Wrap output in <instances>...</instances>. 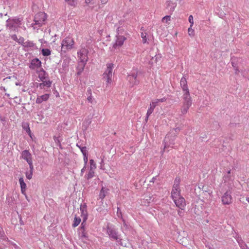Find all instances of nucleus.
<instances>
[{
	"instance_id": "12",
	"label": "nucleus",
	"mask_w": 249,
	"mask_h": 249,
	"mask_svg": "<svg viewBox=\"0 0 249 249\" xmlns=\"http://www.w3.org/2000/svg\"><path fill=\"white\" fill-rule=\"evenodd\" d=\"M199 188L202 190V195L207 196V194H208L210 197H213V191L210 186L208 185H203L201 188L200 187Z\"/></svg>"
},
{
	"instance_id": "29",
	"label": "nucleus",
	"mask_w": 249,
	"mask_h": 249,
	"mask_svg": "<svg viewBox=\"0 0 249 249\" xmlns=\"http://www.w3.org/2000/svg\"><path fill=\"white\" fill-rule=\"evenodd\" d=\"M43 55L45 56H49L51 54V51L48 49H43L41 50Z\"/></svg>"
},
{
	"instance_id": "47",
	"label": "nucleus",
	"mask_w": 249,
	"mask_h": 249,
	"mask_svg": "<svg viewBox=\"0 0 249 249\" xmlns=\"http://www.w3.org/2000/svg\"><path fill=\"white\" fill-rule=\"evenodd\" d=\"M11 38H12V39H13L14 40H15V41H16L17 42H18V38L17 35H12L11 36Z\"/></svg>"
},
{
	"instance_id": "7",
	"label": "nucleus",
	"mask_w": 249,
	"mask_h": 249,
	"mask_svg": "<svg viewBox=\"0 0 249 249\" xmlns=\"http://www.w3.org/2000/svg\"><path fill=\"white\" fill-rule=\"evenodd\" d=\"M88 50L85 48L81 49L78 53V57L80 63H87L88 60Z\"/></svg>"
},
{
	"instance_id": "28",
	"label": "nucleus",
	"mask_w": 249,
	"mask_h": 249,
	"mask_svg": "<svg viewBox=\"0 0 249 249\" xmlns=\"http://www.w3.org/2000/svg\"><path fill=\"white\" fill-rule=\"evenodd\" d=\"M165 27L162 25L159 27V29L157 30V33L160 34V35L164 34L165 32Z\"/></svg>"
},
{
	"instance_id": "56",
	"label": "nucleus",
	"mask_w": 249,
	"mask_h": 249,
	"mask_svg": "<svg viewBox=\"0 0 249 249\" xmlns=\"http://www.w3.org/2000/svg\"><path fill=\"white\" fill-rule=\"evenodd\" d=\"M84 168H83V169H82L81 171H82V172L84 171Z\"/></svg>"
},
{
	"instance_id": "46",
	"label": "nucleus",
	"mask_w": 249,
	"mask_h": 249,
	"mask_svg": "<svg viewBox=\"0 0 249 249\" xmlns=\"http://www.w3.org/2000/svg\"><path fill=\"white\" fill-rule=\"evenodd\" d=\"M157 101H158V103L159 102H164L166 101V98L165 97H163L161 99H157Z\"/></svg>"
},
{
	"instance_id": "23",
	"label": "nucleus",
	"mask_w": 249,
	"mask_h": 249,
	"mask_svg": "<svg viewBox=\"0 0 249 249\" xmlns=\"http://www.w3.org/2000/svg\"><path fill=\"white\" fill-rule=\"evenodd\" d=\"M38 77L41 81H43L45 79V71L43 69L40 68V70L38 71Z\"/></svg>"
},
{
	"instance_id": "33",
	"label": "nucleus",
	"mask_w": 249,
	"mask_h": 249,
	"mask_svg": "<svg viewBox=\"0 0 249 249\" xmlns=\"http://www.w3.org/2000/svg\"><path fill=\"white\" fill-rule=\"evenodd\" d=\"M166 4L168 7H173L174 8L176 6V4L174 3L171 0L167 1Z\"/></svg>"
},
{
	"instance_id": "53",
	"label": "nucleus",
	"mask_w": 249,
	"mask_h": 249,
	"mask_svg": "<svg viewBox=\"0 0 249 249\" xmlns=\"http://www.w3.org/2000/svg\"><path fill=\"white\" fill-rule=\"evenodd\" d=\"M247 201H248L249 202V197H247L246 198Z\"/></svg>"
},
{
	"instance_id": "8",
	"label": "nucleus",
	"mask_w": 249,
	"mask_h": 249,
	"mask_svg": "<svg viewBox=\"0 0 249 249\" xmlns=\"http://www.w3.org/2000/svg\"><path fill=\"white\" fill-rule=\"evenodd\" d=\"M7 24L10 29L15 30L21 25V20L19 18L9 19Z\"/></svg>"
},
{
	"instance_id": "48",
	"label": "nucleus",
	"mask_w": 249,
	"mask_h": 249,
	"mask_svg": "<svg viewBox=\"0 0 249 249\" xmlns=\"http://www.w3.org/2000/svg\"><path fill=\"white\" fill-rule=\"evenodd\" d=\"M53 139H54V141H55V142L56 143H58L59 144H60V141H59V140H58V138L57 137H53Z\"/></svg>"
},
{
	"instance_id": "44",
	"label": "nucleus",
	"mask_w": 249,
	"mask_h": 249,
	"mask_svg": "<svg viewBox=\"0 0 249 249\" xmlns=\"http://www.w3.org/2000/svg\"><path fill=\"white\" fill-rule=\"evenodd\" d=\"M81 236L82 238H87L88 237L87 232L85 231H81Z\"/></svg>"
},
{
	"instance_id": "9",
	"label": "nucleus",
	"mask_w": 249,
	"mask_h": 249,
	"mask_svg": "<svg viewBox=\"0 0 249 249\" xmlns=\"http://www.w3.org/2000/svg\"><path fill=\"white\" fill-rule=\"evenodd\" d=\"M127 80L131 87L137 85L139 83V81L137 79V73L134 72L128 75Z\"/></svg>"
},
{
	"instance_id": "35",
	"label": "nucleus",
	"mask_w": 249,
	"mask_h": 249,
	"mask_svg": "<svg viewBox=\"0 0 249 249\" xmlns=\"http://www.w3.org/2000/svg\"><path fill=\"white\" fill-rule=\"evenodd\" d=\"M154 109V108L152 107L149 106V107L148 108L147 110V112L146 113V115L147 116V118L149 117V116L152 113Z\"/></svg>"
},
{
	"instance_id": "39",
	"label": "nucleus",
	"mask_w": 249,
	"mask_h": 249,
	"mask_svg": "<svg viewBox=\"0 0 249 249\" xmlns=\"http://www.w3.org/2000/svg\"><path fill=\"white\" fill-rule=\"evenodd\" d=\"M25 40L24 39L23 37H20L18 39V42L22 45L23 46V45H24V43H25Z\"/></svg>"
},
{
	"instance_id": "34",
	"label": "nucleus",
	"mask_w": 249,
	"mask_h": 249,
	"mask_svg": "<svg viewBox=\"0 0 249 249\" xmlns=\"http://www.w3.org/2000/svg\"><path fill=\"white\" fill-rule=\"evenodd\" d=\"M67 3L71 5V6H75L76 4V0H65Z\"/></svg>"
},
{
	"instance_id": "51",
	"label": "nucleus",
	"mask_w": 249,
	"mask_h": 249,
	"mask_svg": "<svg viewBox=\"0 0 249 249\" xmlns=\"http://www.w3.org/2000/svg\"><path fill=\"white\" fill-rule=\"evenodd\" d=\"M91 0H86V2L87 3H89L90 2Z\"/></svg>"
},
{
	"instance_id": "16",
	"label": "nucleus",
	"mask_w": 249,
	"mask_h": 249,
	"mask_svg": "<svg viewBox=\"0 0 249 249\" xmlns=\"http://www.w3.org/2000/svg\"><path fill=\"white\" fill-rule=\"evenodd\" d=\"M180 86L182 90L184 91L183 94H190L188 87L187 86V82L185 77H182L181 78L180 82Z\"/></svg>"
},
{
	"instance_id": "52",
	"label": "nucleus",
	"mask_w": 249,
	"mask_h": 249,
	"mask_svg": "<svg viewBox=\"0 0 249 249\" xmlns=\"http://www.w3.org/2000/svg\"><path fill=\"white\" fill-rule=\"evenodd\" d=\"M11 77H6V78H4L3 79V80H7V79H10Z\"/></svg>"
},
{
	"instance_id": "19",
	"label": "nucleus",
	"mask_w": 249,
	"mask_h": 249,
	"mask_svg": "<svg viewBox=\"0 0 249 249\" xmlns=\"http://www.w3.org/2000/svg\"><path fill=\"white\" fill-rule=\"evenodd\" d=\"M50 97L49 94H45L41 96H38L36 99V103L41 104L43 101H47Z\"/></svg>"
},
{
	"instance_id": "25",
	"label": "nucleus",
	"mask_w": 249,
	"mask_h": 249,
	"mask_svg": "<svg viewBox=\"0 0 249 249\" xmlns=\"http://www.w3.org/2000/svg\"><path fill=\"white\" fill-rule=\"evenodd\" d=\"M107 191L105 190L104 188L103 187L101 190H100L99 195V197L101 200H103L104 199L106 196Z\"/></svg>"
},
{
	"instance_id": "41",
	"label": "nucleus",
	"mask_w": 249,
	"mask_h": 249,
	"mask_svg": "<svg viewBox=\"0 0 249 249\" xmlns=\"http://www.w3.org/2000/svg\"><path fill=\"white\" fill-rule=\"evenodd\" d=\"M189 22L190 23V26H193L194 25L193 17L192 15H190L188 18Z\"/></svg>"
},
{
	"instance_id": "50",
	"label": "nucleus",
	"mask_w": 249,
	"mask_h": 249,
	"mask_svg": "<svg viewBox=\"0 0 249 249\" xmlns=\"http://www.w3.org/2000/svg\"><path fill=\"white\" fill-rule=\"evenodd\" d=\"M108 0H101V2L102 4H104L107 2Z\"/></svg>"
},
{
	"instance_id": "4",
	"label": "nucleus",
	"mask_w": 249,
	"mask_h": 249,
	"mask_svg": "<svg viewBox=\"0 0 249 249\" xmlns=\"http://www.w3.org/2000/svg\"><path fill=\"white\" fill-rule=\"evenodd\" d=\"M180 179L179 178H176L174 181V184L171 192V196L173 199H175L180 196V189L179 184Z\"/></svg>"
},
{
	"instance_id": "5",
	"label": "nucleus",
	"mask_w": 249,
	"mask_h": 249,
	"mask_svg": "<svg viewBox=\"0 0 249 249\" xmlns=\"http://www.w3.org/2000/svg\"><path fill=\"white\" fill-rule=\"evenodd\" d=\"M21 157L24 160L26 161L29 165V168L31 171L34 169L33 164V157L31 153L28 150H24L21 153Z\"/></svg>"
},
{
	"instance_id": "40",
	"label": "nucleus",
	"mask_w": 249,
	"mask_h": 249,
	"mask_svg": "<svg viewBox=\"0 0 249 249\" xmlns=\"http://www.w3.org/2000/svg\"><path fill=\"white\" fill-rule=\"evenodd\" d=\"M31 172L30 173H26V177L28 179H31L32 178L33 176V171H31L30 170Z\"/></svg>"
},
{
	"instance_id": "30",
	"label": "nucleus",
	"mask_w": 249,
	"mask_h": 249,
	"mask_svg": "<svg viewBox=\"0 0 249 249\" xmlns=\"http://www.w3.org/2000/svg\"><path fill=\"white\" fill-rule=\"evenodd\" d=\"M94 171L90 169V171L88 173V174L86 175V178L87 179H89V178H91L94 177Z\"/></svg>"
},
{
	"instance_id": "14",
	"label": "nucleus",
	"mask_w": 249,
	"mask_h": 249,
	"mask_svg": "<svg viewBox=\"0 0 249 249\" xmlns=\"http://www.w3.org/2000/svg\"><path fill=\"white\" fill-rule=\"evenodd\" d=\"M175 203L176 204L177 207L181 209V210H183L186 205L185 200L184 198L181 196L178 198H176L175 199H173Z\"/></svg>"
},
{
	"instance_id": "18",
	"label": "nucleus",
	"mask_w": 249,
	"mask_h": 249,
	"mask_svg": "<svg viewBox=\"0 0 249 249\" xmlns=\"http://www.w3.org/2000/svg\"><path fill=\"white\" fill-rule=\"evenodd\" d=\"M19 182L21 187V193L25 196L26 199L28 200V196L26 194V184L24 182L23 178H20L19 179Z\"/></svg>"
},
{
	"instance_id": "37",
	"label": "nucleus",
	"mask_w": 249,
	"mask_h": 249,
	"mask_svg": "<svg viewBox=\"0 0 249 249\" xmlns=\"http://www.w3.org/2000/svg\"><path fill=\"white\" fill-rule=\"evenodd\" d=\"M80 150L83 155H87V148L85 146L80 147Z\"/></svg>"
},
{
	"instance_id": "27",
	"label": "nucleus",
	"mask_w": 249,
	"mask_h": 249,
	"mask_svg": "<svg viewBox=\"0 0 249 249\" xmlns=\"http://www.w3.org/2000/svg\"><path fill=\"white\" fill-rule=\"evenodd\" d=\"M34 46L35 44L31 41H26L23 45V47L25 48H32Z\"/></svg>"
},
{
	"instance_id": "11",
	"label": "nucleus",
	"mask_w": 249,
	"mask_h": 249,
	"mask_svg": "<svg viewBox=\"0 0 249 249\" xmlns=\"http://www.w3.org/2000/svg\"><path fill=\"white\" fill-rule=\"evenodd\" d=\"M223 204L229 205L232 202V197L231 193L228 191L225 192L221 198Z\"/></svg>"
},
{
	"instance_id": "6",
	"label": "nucleus",
	"mask_w": 249,
	"mask_h": 249,
	"mask_svg": "<svg viewBox=\"0 0 249 249\" xmlns=\"http://www.w3.org/2000/svg\"><path fill=\"white\" fill-rule=\"evenodd\" d=\"M47 18V15L44 12H39L37 13L35 17L34 21L36 25L41 26L45 24V22Z\"/></svg>"
},
{
	"instance_id": "22",
	"label": "nucleus",
	"mask_w": 249,
	"mask_h": 249,
	"mask_svg": "<svg viewBox=\"0 0 249 249\" xmlns=\"http://www.w3.org/2000/svg\"><path fill=\"white\" fill-rule=\"evenodd\" d=\"M41 83H40L39 85V87L41 89L43 88V87L45 86L50 87H51V85L52 84V82L50 81V80L44 81V80Z\"/></svg>"
},
{
	"instance_id": "55",
	"label": "nucleus",
	"mask_w": 249,
	"mask_h": 249,
	"mask_svg": "<svg viewBox=\"0 0 249 249\" xmlns=\"http://www.w3.org/2000/svg\"><path fill=\"white\" fill-rule=\"evenodd\" d=\"M148 118H147V116L146 115V120H147Z\"/></svg>"
},
{
	"instance_id": "38",
	"label": "nucleus",
	"mask_w": 249,
	"mask_h": 249,
	"mask_svg": "<svg viewBox=\"0 0 249 249\" xmlns=\"http://www.w3.org/2000/svg\"><path fill=\"white\" fill-rule=\"evenodd\" d=\"M89 162L90 164V169H95L96 168V164L94 161L93 160H90Z\"/></svg>"
},
{
	"instance_id": "20",
	"label": "nucleus",
	"mask_w": 249,
	"mask_h": 249,
	"mask_svg": "<svg viewBox=\"0 0 249 249\" xmlns=\"http://www.w3.org/2000/svg\"><path fill=\"white\" fill-rule=\"evenodd\" d=\"M223 180L224 181V182L229 183L230 182H232L233 179L232 178V176L231 174V170H229L227 174L224 175L223 177Z\"/></svg>"
},
{
	"instance_id": "49",
	"label": "nucleus",
	"mask_w": 249,
	"mask_h": 249,
	"mask_svg": "<svg viewBox=\"0 0 249 249\" xmlns=\"http://www.w3.org/2000/svg\"><path fill=\"white\" fill-rule=\"evenodd\" d=\"M84 160L85 163L86 164L88 162V155H84Z\"/></svg>"
},
{
	"instance_id": "45",
	"label": "nucleus",
	"mask_w": 249,
	"mask_h": 249,
	"mask_svg": "<svg viewBox=\"0 0 249 249\" xmlns=\"http://www.w3.org/2000/svg\"><path fill=\"white\" fill-rule=\"evenodd\" d=\"M26 131H27V133L29 134V135L30 136V137L31 138H32V132H31V130L29 126V125H28L27 128H26Z\"/></svg>"
},
{
	"instance_id": "3",
	"label": "nucleus",
	"mask_w": 249,
	"mask_h": 249,
	"mask_svg": "<svg viewBox=\"0 0 249 249\" xmlns=\"http://www.w3.org/2000/svg\"><path fill=\"white\" fill-rule=\"evenodd\" d=\"M183 99L184 101L180 108V111L182 114H185L192 105V99L190 94H183Z\"/></svg>"
},
{
	"instance_id": "24",
	"label": "nucleus",
	"mask_w": 249,
	"mask_h": 249,
	"mask_svg": "<svg viewBox=\"0 0 249 249\" xmlns=\"http://www.w3.org/2000/svg\"><path fill=\"white\" fill-rule=\"evenodd\" d=\"M171 20V17L170 16H165L163 17L161 19V22L163 23H166L168 24H170V22Z\"/></svg>"
},
{
	"instance_id": "13",
	"label": "nucleus",
	"mask_w": 249,
	"mask_h": 249,
	"mask_svg": "<svg viewBox=\"0 0 249 249\" xmlns=\"http://www.w3.org/2000/svg\"><path fill=\"white\" fill-rule=\"evenodd\" d=\"M107 232L109 237L113 240H118L119 237L116 231L114 229L111 228L110 227H109L108 225L107 226Z\"/></svg>"
},
{
	"instance_id": "1",
	"label": "nucleus",
	"mask_w": 249,
	"mask_h": 249,
	"mask_svg": "<svg viewBox=\"0 0 249 249\" xmlns=\"http://www.w3.org/2000/svg\"><path fill=\"white\" fill-rule=\"evenodd\" d=\"M61 52L64 53L74 48L75 41L71 36L65 37L61 42Z\"/></svg>"
},
{
	"instance_id": "42",
	"label": "nucleus",
	"mask_w": 249,
	"mask_h": 249,
	"mask_svg": "<svg viewBox=\"0 0 249 249\" xmlns=\"http://www.w3.org/2000/svg\"><path fill=\"white\" fill-rule=\"evenodd\" d=\"M90 96H89L87 97V100L90 103H92L93 101V98L92 96L91 95V90H90Z\"/></svg>"
},
{
	"instance_id": "32",
	"label": "nucleus",
	"mask_w": 249,
	"mask_h": 249,
	"mask_svg": "<svg viewBox=\"0 0 249 249\" xmlns=\"http://www.w3.org/2000/svg\"><path fill=\"white\" fill-rule=\"evenodd\" d=\"M193 26H190L188 29V33L190 36H195V31L192 29Z\"/></svg>"
},
{
	"instance_id": "17",
	"label": "nucleus",
	"mask_w": 249,
	"mask_h": 249,
	"mask_svg": "<svg viewBox=\"0 0 249 249\" xmlns=\"http://www.w3.org/2000/svg\"><path fill=\"white\" fill-rule=\"evenodd\" d=\"M80 211L81 212V216L83 218L84 222H86L88 219V212L87 210V206L86 204H84L80 207Z\"/></svg>"
},
{
	"instance_id": "26",
	"label": "nucleus",
	"mask_w": 249,
	"mask_h": 249,
	"mask_svg": "<svg viewBox=\"0 0 249 249\" xmlns=\"http://www.w3.org/2000/svg\"><path fill=\"white\" fill-rule=\"evenodd\" d=\"M81 219L80 217L75 216L73 224L72 225V227L75 228L77 227L81 222Z\"/></svg>"
},
{
	"instance_id": "43",
	"label": "nucleus",
	"mask_w": 249,
	"mask_h": 249,
	"mask_svg": "<svg viewBox=\"0 0 249 249\" xmlns=\"http://www.w3.org/2000/svg\"><path fill=\"white\" fill-rule=\"evenodd\" d=\"M85 225L86 222H84V221L83 220V222L81 225L80 229L81 231H85Z\"/></svg>"
},
{
	"instance_id": "54",
	"label": "nucleus",
	"mask_w": 249,
	"mask_h": 249,
	"mask_svg": "<svg viewBox=\"0 0 249 249\" xmlns=\"http://www.w3.org/2000/svg\"><path fill=\"white\" fill-rule=\"evenodd\" d=\"M166 148V145L164 146V149ZM164 150H163V152H164Z\"/></svg>"
},
{
	"instance_id": "10",
	"label": "nucleus",
	"mask_w": 249,
	"mask_h": 249,
	"mask_svg": "<svg viewBox=\"0 0 249 249\" xmlns=\"http://www.w3.org/2000/svg\"><path fill=\"white\" fill-rule=\"evenodd\" d=\"M126 39V38L121 35H118L116 36V40L115 42L113 45V48L116 49L118 47H120L124 44V41Z\"/></svg>"
},
{
	"instance_id": "36",
	"label": "nucleus",
	"mask_w": 249,
	"mask_h": 249,
	"mask_svg": "<svg viewBox=\"0 0 249 249\" xmlns=\"http://www.w3.org/2000/svg\"><path fill=\"white\" fill-rule=\"evenodd\" d=\"M158 102L156 99L153 100L150 104V106L152 107L153 108H155V107L158 105Z\"/></svg>"
},
{
	"instance_id": "21",
	"label": "nucleus",
	"mask_w": 249,
	"mask_h": 249,
	"mask_svg": "<svg viewBox=\"0 0 249 249\" xmlns=\"http://www.w3.org/2000/svg\"><path fill=\"white\" fill-rule=\"evenodd\" d=\"M86 63H80V62L78 63V66L77 68V75H79L81 74V73L83 72L85 66L86 65Z\"/></svg>"
},
{
	"instance_id": "31",
	"label": "nucleus",
	"mask_w": 249,
	"mask_h": 249,
	"mask_svg": "<svg viewBox=\"0 0 249 249\" xmlns=\"http://www.w3.org/2000/svg\"><path fill=\"white\" fill-rule=\"evenodd\" d=\"M141 36L142 39V43H146L147 41V34L145 33H141Z\"/></svg>"
},
{
	"instance_id": "2",
	"label": "nucleus",
	"mask_w": 249,
	"mask_h": 249,
	"mask_svg": "<svg viewBox=\"0 0 249 249\" xmlns=\"http://www.w3.org/2000/svg\"><path fill=\"white\" fill-rule=\"evenodd\" d=\"M106 69L103 74V78L106 82L107 86L110 84L112 82L113 77V70L114 65L112 63H108L106 65Z\"/></svg>"
},
{
	"instance_id": "15",
	"label": "nucleus",
	"mask_w": 249,
	"mask_h": 249,
	"mask_svg": "<svg viewBox=\"0 0 249 249\" xmlns=\"http://www.w3.org/2000/svg\"><path fill=\"white\" fill-rule=\"evenodd\" d=\"M41 66V62L38 58L33 59L29 66L31 69L37 70L40 69Z\"/></svg>"
}]
</instances>
